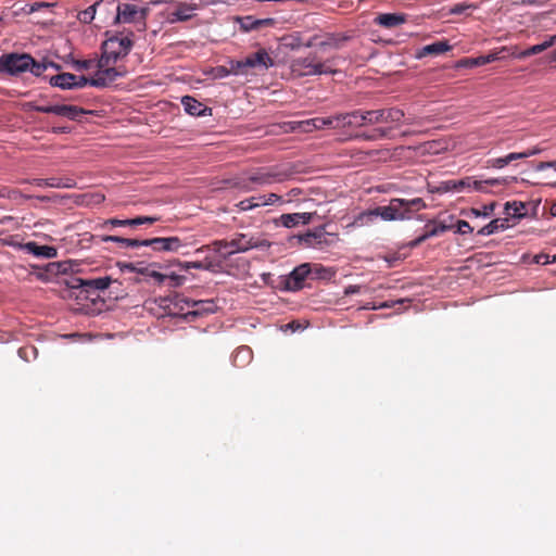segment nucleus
Wrapping results in <instances>:
<instances>
[{
	"label": "nucleus",
	"mask_w": 556,
	"mask_h": 556,
	"mask_svg": "<svg viewBox=\"0 0 556 556\" xmlns=\"http://www.w3.org/2000/svg\"><path fill=\"white\" fill-rule=\"evenodd\" d=\"M311 265L304 263L295 267L286 279V288L291 291H296L303 288L304 280L311 274Z\"/></svg>",
	"instance_id": "15"
},
{
	"label": "nucleus",
	"mask_w": 556,
	"mask_h": 556,
	"mask_svg": "<svg viewBox=\"0 0 556 556\" xmlns=\"http://www.w3.org/2000/svg\"><path fill=\"white\" fill-rule=\"evenodd\" d=\"M121 269L122 270L132 271V273H139V274H142V275H146L148 273V267H140V266H138L136 264H132V263L121 264Z\"/></svg>",
	"instance_id": "43"
},
{
	"label": "nucleus",
	"mask_w": 556,
	"mask_h": 556,
	"mask_svg": "<svg viewBox=\"0 0 556 556\" xmlns=\"http://www.w3.org/2000/svg\"><path fill=\"white\" fill-rule=\"evenodd\" d=\"M24 182L33 184L40 188H48L47 187V179L46 178H34V179H26Z\"/></svg>",
	"instance_id": "57"
},
{
	"label": "nucleus",
	"mask_w": 556,
	"mask_h": 556,
	"mask_svg": "<svg viewBox=\"0 0 556 556\" xmlns=\"http://www.w3.org/2000/svg\"><path fill=\"white\" fill-rule=\"evenodd\" d=\"M139 220H137V217L129 218V219H117V218H111L105 220L104 225H112V226H139Z\"/></svg>",
	"instance_id": "38"
},
{
	"label": "nucleus",
	"mask_w": 556,
	"mask_h": 556,
	"mask_svg": "<svg viewBox=\"0 0 556 556\" xmlns=\"http://www.w3.org/2000/svg\"><path fill=\"white\" fill-rule=\"evenodd\" d=\"M459 67H475V66H481L480 64V56L477 58H470V59H463L458 62Z\"/></svg>",
	"instance_id": "48"
},
{
	"label": "nucleus",
	"mask_w": 556,
	"mask_h": 556,
	"mask_svg": "<svg viewBox=\"0 0 556 556\" xmlns=\"http://www.w3.org/2000/svg\"><path fill=\"white\" fill-rule=\"evenodd\" d=\"M506 180L504 178H491L485 180H477L472 177H466L460 180H447L443 182L442 190L443 191H464V190H475V191H485L484 186H496L503 185Z\"/></svg>",
	"instance_id": "7"
},
{
	"label": "nucleus",
	"mask_w": 556,
	"mask_h": 556,
	"mask_svg": "<svg viewBox=\"0 0 556 556\" xmlns=\"http://www.w3.org/2000/svg\"><path fill=\"white\" fill-rule=\"evenodd\" d=\"M229 75H232L231 72H229V67L219 66L216 68V77L225 78Z\"/></svg>",
	"instance_id": "61"
},
{
	"label": "nucleus",
	"mask_w": 556,
	"mask_h": 556,
	"mask_svg": "<svg viewBox=\"0 0 556 556\" xmlns=\"http://www.w3.org/2000/svg\"><path fill=\"white\" fill-rule=\"evenodd\" d=\"M470 8H471V5H469V4L458 3V4L453 5L450 9V13L451 14H463L465 11H467Z\"/></svg>",
	"instance_id": "55"
},
{
	"label": "nucleus",
	"mask_w": 556,
	"mask_h": 556,
	"mask_svg": "<svg viewBox=\"0 0 556 556\" xmlns=\"http://www.w3.org/2000/svg\"><path fill=\"white\" fill-rule=\"evenodd\" d=\"M522 160V155L519 154V152H513L505 156L490 159L488 161V167L492 168H503L507 165H509L511 162Z\"/></svg>",
	"instance_id": "28"
},
{
	"label": "nucleus",
	"mask_w": 556,
	"mask_h": 556,
	"mask_svg": "<svg viewBox=\"0 0 556 556\" xmlns=\"http://www.w3.org/2000/svg\"><path fill=\"white\" fill-rule=\"evenodd\" d=\"M244 59L249 72L250 70L265 71L274 66V60L264 48H261L256 52L247 55Z\"/></svg>",
	"instance_id": "14"
},
{
	"label": "nucleus",
	"mask_w": 556,
	"mask_h": 556,
	"mask_svg": "<svg viewBox=\"0 0 556 556\" xmlns=\"http://www.w3.org/2000/svg\"><path fill=\"white\" fill-rule=\"evenodd\" d=\"M317 127L319 129L342 127L339 114L329 117H318Z\"/></svg>",
	"instance_id": "33"
},
{
	"label": "nucleus",
	"mask_w": 556,
	"mask_h": 556,
	"mask_svg": "<svg viewBox=\"0 0 556 556\" xmlns=\"http://www.w3.org/2000/svg\"><path fill=\"white\" fill-rule=\"evenodd\" d=\"M254 23H256V29H257V28H261L263 26L274 25L275 24V20L274 18H262V20H255Z\"/></svg>",
	"instance_id": "62"
},
{
	"label": "nucleus",
	"mask_w": 556,
	"mask_h": 556,
	"mask_svg": "<svg viewBox=\"0 0 556 556\" xmlns=\"http://www.w3.org/2000/svg\"><path fill=\"white\" fill-rule=\"evenodd\" d=\"M28 71L35 76H41L47 71L46 61L38 63L33 59V64L28 67Z\"/></svg>",
	"instance_id": "39"
},
{
	"label": "nucleus",
	"mask_w": 556,
	"mask_h": 556,
	"mask_svg": "<svg viewBox=\"0 0 556 556\" xmlns=\"http://www.w3.org/2000/svg\"><path fill=\"white\" fill-rule=\"evenodd\" d=\"M181 104L184 105L185 111L192 116H205L207 113L211 115V109L195 100L190 96H185L181 98Z\"/></svg>",
	"instance_id": "18"
},
{
	"label": "nucleus",
	"mask_w": 556,
	"mask_h": 556,
	"mask_svg": "<svg viewBox=\"0 0 556 556\" xmlns=\"http://www.w3.org/2000/svg\"><path fill=\"white\" fill-rule=\"evenodd\" d=\"M112 282L111 277H100L96 279L75 278L72 288H91L96 290H105Z\"/></svg>",
	"instance_id": "20"
},
{
	"label": "nucleus",
	"mask_w": 556,
	"mask_h": 556,
	"mask_svg": "<svg viewBox=\"0 0 556 556\" xmlns=\"http://www.w3.org/2000/svg\"><path fill=\"white\" fill-rule=\"evenodd\" d=\"M35 111L41 112V113L53 114V105H38V106H35Z\"/></svg>",
	"instance_id": "64"
},
{
	"label": "nucleus",
	"mask_w": 556,
	"mask_h": 556,
	"mask_svg": "<svg viewBox=\"0 0 556 556\" xmlns=\"http://www.w3.org/2000/svg\"><path fill=\"white\" fill-rule=\"evenodd\" d=\"M53 114L58 116L65 117L66 114V104H56L53 105Z\"/></svg>",
	"instance_id": "60"
},
{
	"label": "nucleus",
	"mask_w": 556,
	"mask_h": 556,
	"mask_svg": "<svg viewBox=\"0 0 556 556\" xmlns=\"http://www.w3.org/2000/svg\"><path fill=\"white\" fill-rule=\"evenodd\" d=\"M238 21L240 23L241 28L244 31L256 29V23H254L255 18H253L252 16L240 17Z\"/></svg>",
	"instance_id": "40"
},
{
	"label": "nucleus",
	"mask_w": 556,
	"mask_h": 556,
	"mask_svg": "<svg viewBox=\"0 0 556 556\" xmlns=\"http://www.w3.org/2000/svg\"><path fill=\"white\" fill-rule=\"evenodd\" d=\"M330 60L320 61L315 54L296 58L291 63V71L298 76H313L323 74H334Z\"/></svg>",
	"instance_id": "3"
},
{
	"label": "nucleus",
	"mask_w": 556,
	"mask_h": 556,
	"mask_svg": "<svg viewBox=\"0 0 556 556\" xmlns=\"http://www.w3.org/2000/svg\"><path fill=\"white\" fill-rule=\"evenodd\" d=\"M132 33L127 35H117L109 38L102 46V56L105 59L117 62L119 59L125 58L131 50L134 41L131 39Z\"/></svg>",
	"instance_id": "5"
},
{
	"label": "nucleus",
	"mask_w": 556,
	"mask_h": 556,
	"mask_svg": "<svg viewBox=\"0 0 556 556\" xmlns=\"http://www.w3.org/2000/svg\"><path fill=\"white\" fill-rule=\"evenodd\" d=\"M146 275L153 278L160 285L163 283L165 280H167V275H164V274L155 271V270L148 269V273Z\"/></svg>",
	"instance_id": "53"
},
{
	"label": "nucleus",
	"mask_w": 556,
	"mask_h": 556,
	"mask_svg": "<svg viewBox=\"0 0 556 556\" xmlns=\"http://www.w3.org/2000/svg\"><path fill=\"white\" fill-rule=\"evenodd\" d=\"M177 265L184 270H189V269L207 270V269H210V265H207L203 262H180V261H178Z\"/></svg>",
	"instance_id": "37"
},
{
	"label": "nucleus",
	"mask_w": 556,
	"mask_h": 556,
	"mask_svg": "<svg viewBox=\"0 0 556 556\" xmlns=\"http://www.w3.org/2000/svg\"><path fill=\"white\" fill-rule=\"evenodd\" d=\"M547 168H553V169H555V172H556V161H552V162H540V163L536 165V170H544V169H547Z\"/></svg>",
	"instance_id": "58"
},
{
	"label": "nucleus",
	"mask_w": 556,
	"mask_h": 556,
	"mask_svg": "<svg viewBox=\"0 0 556 556\" xmlns=\"http://www.w3.org/2000/svg\"><path fill=\"white\" fill-rule=\"evenodd\" d=\"M375 110H356L350 113L339 114L342 127H363L365 125H376Z\"/></svg>",
	"instance_id": "10"
},
{
	"label": "nucleus",
	"mask_w": 556,
	"mask_h": 556,
	"mask_svg": "<svg viewBox=\"0 0 556 556\" xmlns=\"http://www.w3.org/2000/svg\"><path fill=\"white\" fill-rule=\"evenodd\" d=\"M300 240L307 247L318 248L326 243V232L323 228L303 235Z\"/></svg>",
	"instance_id": "24"
},
{
	"label": "nucleus",
	"mask_w": 556,
	"mask_h": 556,
	"mask_svg": "<svg viewBox=\"0 0 556 556\" xmlns=\"http://www.w3.org/2000/svg\"><path fill=\"white\" fill-rule=\"evenodd\" d=\"M198 10L197 4L179 3L170 13V22H185L193 16V12Z\"/></svg>",
	"instance_id": "23"
},
{
	"label": "nucleus",
	"mask_w": 556,
	"mask_h": 556,
	"mask_svg": "<svg viewBox=\"0 0 556 556\" xmlns=\"http://www.w3.org/2000/svg\"><path fill=\"white\" fill-rule=\"evenodd\" d=\"M404 300H399V301H386V302H382L381 304L379 305H365L364 308L365 309H380V308H391L393 307L395 304H400V303H403Z\"/></svg>",
	"instance_id": "45"
},
{
	"label": "nucleus",
	"mask_w": 556,
	"mask_h": 556,
	"mask_svg": "<svg viewBox=\"0 0 556 556\" xmlns=\"http://www.w3.org/2000/svg\"><path fill=\"white\" fill-rule=\"evenodd\" d=\"M374 117L376 121V125L386 124L387 126H393L394 129H396L401 123H405L408 125L418 124V122L415 119H404V112L395 108L375 110Z\"/></svg>",
	"instance_id": "9"
},
{
	"label": "nucleus",
	"mask_w": 556,
	"mask_h": 556,
	"mask_svg": "<svg viewBox=\"0 0 556 556\" xmlns=\"http://www.w3.org/2000/svg\"><path fill=\"white\" fill-rule=\"evenodd\" d=\"M448 228H450L448 226H446L444 224H440L437 227L432 228L430 231H428L427 236H429V238L438 236L442 232H445Z\"/></svg>",
	"instance_id": "56"
},
{
	"label": "nucleus",
	"mask_w": 556,
	"mask_h": 556,
	"mask_svg": "<svg viewBox=\"0 0 556 556\" xmlns=\"http://www.w3.org/2000/svg\"><path fill=\"white\" fill-rule=\"evenodd\" d=\"M534 262L536 264H549V255L547 254H538L534 256Z\"/></svg>",
	"instance_id": "63"
},
{
	"label": "nucleus",
	"mask_w": 556,
	"mask_h": 556,
	"mask_svg": "<svg viewBox=\"0 0 556 556\" xmlns=\"http://www.w3.org/2000/svg\"><path fill=\"white\" fill-rule=\"evenodd\" d=\"M509 219L508 218H495L491 220L488 225L482 227L478 233L481 236H490L498 231H503L509 228Z\"/></svg>",
	"instance_id": "25"
},
{
	"label": "nucleus",
	"mask_w": 556,
	"mask_h": 556,
	"mask_svg": "<svg viewBox=\"0 0 556 556\" xmlns=\"http://www.w3.org/2000/svg\"><path fill=\"white\" fill-rule=\"evenodd\" d=\"M451 50V46L447 41H435L433 43L427 45L420 49L417 53V58H422L429 54L439 55L446 51Z\"/></svg>",
	"instance_id": "26"
},
{
	"label": "nucleus",
	"mask_w": 556,
	"mask_h": 556,
	"mask_svg": "<svg viewBox=\"0 0 556 556\" xmlns=\"http://www.w3.org/2000/svg\"><path fill=\"white\" fill-rule=\"evenodd\" d=\"M83 114H85V111L81 108L76 105H66L65 117L75 121Z\"/></svg>",
	"instance_id": "41"
},
{
	"label": "nucleus",
	"mask_w": 556,
	"mask_h": 556,
	"mask_svg": "<svg viewBox=\"0 0 556 556\" xmlns=\"http://www.w3.org/2000/svg\"><path fill=\"white\" fill-rule=\"evenodd\" d=\"M228 65H229V72H231L232 75H248L249 74L244 58L241 60H230L228 62Z\"/></svg>",
	"instance_id": "34"
},
{
	"label": "nucleus",
	"mask_w": 556,
	"mask_h": 556,
	"mask_svg": "<svg viewBox=\"0 0 556 556\" xmlns=\"http://www.w3.org/2000/svg\"><path fill=\"white\" fill-rule=\"evenodd\" d=\"M262 198L261 195L257 197H251L249 199H244L240 201L236 206L239 208V211H250L256 207H261L262 205Z\"/></svg>",
	"instance_id": "32"
},
{
	"label": "nucleus",
	"mask_w": 556,
	"mask_h": 556,
	"mask_svg": "<svg viewBox=\"0 0 556 556\" xmlns=\"http://www.w3.org/2000/svg\"><path fill=\"white\" fill-rule=\"evenodd\" d=\"M494 206H495V203H491L489 205H484L483 208H481V211L477 210V208H472V214L477 217L478 216H483V217L490 216L494 210Z\"/></svg>",
	"instance_id": "47"
},
{
	"label": "nucleus",
	"mask_w": 556,
	"mask_h": 556,
	"mask_svg": "<svg viewBox=\"0 0 556 556\" xmlns=\"http://www.w3.org/2000/svg\"><path fill=\"white\" fill-rule=\"evenodd\" d=\"M180 301L184 302L188 307H191L192 311L190 313L195 316L214 313L217 308L213 300L194 301L184 298Z\"/></svg>",
	"instance_id": "17"
},
{
	"label": "nucleus",
	"mask_w": 556,
	"mask_h": 556,
	"mask_svg": "<svg viewBox=\"0 0 556 556\" xmlns=\"http://www.w3.org/2000/svg\"><path fill=\"white\" fill-rule=\"evenodd\" d=\"M186 244L179 237H157L148 239V247L157 252H178Z\"/></svg>",
	"instance_id": "13"
},
{
	"label": "nucleus",
	"mask_w": 556,
	"mask_h": 556,
	"mask_svg": "<svg viewBox=\"0 0 556 556\" xmlns=\"http://www.w3.org/2000/svg\"><path fill=\"white\" fill-rule=\"evenodd\" d=\"M103 7V0L96 2L94 4L88 7L86 10L78 13V20L81 23L89 24L93 21L96 11L98 8Z\"/></svg>",
	"instance_id": "31"
},
{
	"label": "nucleus",
	"mask_w": 556,
	"mask_h": 556,
	"mask_svg": "<svg viewBox=\"0 0 556 556\" xmlns=\"http://www.w3.org/2000/svg\"><path fill=\"white\" fill-rule=\"evenodd\" d=\"M49 83L53 87H58L63 90L84 88L88 85L87 77L77 76L71 73H61L52 76Z\"/></svg>",
	"instance_id": "11"
},
{
	"label": "nucleus",
	"mask_w": 556,
	"mask_h": 556,
	"mask_svg": "<svg viewBox=\"0 0 556 556\" xmlns=\"http://www.w3.org/2000/svg\"><path fill=\"white\" fill-rule=\"evenodd\" d=\"M167 279L170 281V286L172 287H179L186 280L185 276L177 275V274H174V273L170 274V275H167Z\"/></svg>",
	"instance_id": "51"
},
{
	"label": "nucleus",
	"mask_w": 556,
	"mask_h": 556,
	"mask_svg": "<svg viewBox=\"0 0 556 556\" xmlns=\"http://www.w3.org/2000/svg\"><path fill=\"white\" fill-rule=\"evenodd\" d=\"M160 218L159 217H153V216H138L137 217V220H139V225H143V224H154L159 220Z\"/></svg>",
	"instance_id": "59"
},
{
	"label": "nucleus",
	"mask_w": 556,
	"mask_h": 556,
	"mask_svg": "<svg viewBox=\"0 0 556 556\" xmlns=\"http://www.w3.org/2000/svg\"><path fill=\"white\" fill-rule=\"evenodd\" d=\"M403 205L427 207V204L421 198H414L409 200L394 198L390 200L388 205L376 207L377 216L381 217L386 222L406 220L407 216L400 213V208H402Z\"/></svg>",
	"instance_id": "4"
},
{
	"label": "nucleus",
	"mask_w": 556,
	"mask_h": 556,
	"mask_svg": "<svg viewBox=\"0 0 556 556\" xmlns=\"http://www.w3.org/2000/svg\"><path fill=\"white\" fill-rule=\"evenodd\" d=\"M116 62L100 56L96 63L97 72L91 78H87L88 85L97 88H105L117 78L125 76L126 71L122 66H114Z\"/></svg>",
	"instance_id": "2"
},
{
	"label": "nucleus",
	"mask_w": 556,
	"mask_h": 556,
	"mask_svg": "<svg viewBox=\"0 0 556 556\" xmlns=\"http://www.w3.org/2000/svg\"><path fill=\"white\" fill-rule=\"evenodd\" d=\"M315 215H316V213H311V212L282 214L279 217V222L283 227L292 228L298 225L309 224Z\"/></svg>",
	"instance_id": "16"
},
{
	"label": "nucleus",
	"mask_w": 556,
	"mask_h": 556,
	"mask_svg": "<svg viewBox=\"0 0 556 556\" xmlns=\"http://www.w3.org/2000/svg\"><path fill=\"white\" fill-rule=\"evenodd\" d=\"M11 245L39 258H54L58 256V250L54 247L39 245L35 241H29L26 243H12Z\"/></svg>",
	"instance_id": "12"
},
{
	"label": "nucleus",
	"mask_w": 556,
	"mask_h": 556,
	"mask_svg": "<svg viewBox=\"0 0 556 556\" xmlns=\"http://www.w3.org/2000/svg\"><path fill=\"white\" fill-rule=\"evenodd\" d=\"M0 195L7 197V198L12 199V200H17L20 198L30 199V197L23 194L18 190H3V191L0 192Z\"/></svg>",
	"instance_id": "46"
},
{
	"label": "nucleus",
	"mask_w": 556,
	"mask_h": 556,
	"mask_svg": "<svg viewBox=\"0 0 556 556\" xmlns=\"http://www.w3.org/2000/svg\"><path fill=\"white\" fill-rule=\"evenodd\" d=\"M543 51L544 50H543L542 46L539 43V45H534V46H532L526 50H522V51H518L517 48H515L514 51L511 52V56L522 60L530 55L539 54Z\"/></svg>",
	"instance_id": "35"
},
{
	"label": "nucleus",
	"mask_w": 556,
	"mask_h": 556,
	"mask_svg": "<svg viewBox=\"0 0 556 556\" xmlns=\"http://www.w3.org/2000/svg\"><path fill=\"white\" fill-rule=\"evenodd\" d=\"M505 50L506 49L504 48V49H502L498 52H493V53H490V54H486V55H480V64L481 65H485L488 63H491V62H494V61L503 59L504 56H501L500 54L502 52H504Z\"/></svg>",
	"instance_id": "42"
},
{
	"label": "nucleus",
	"mask_w": 556,
	"mask_h": 556,
	"mask_svg": "<svg viewBox=\"0 0 556 556\" xmlns=\"http://www.w3.org/2000/svg\"><path fill=\"white\" fill-rule=\"evenodd\" d=\"M33 64V56L27 53H10L0 56V72L18 75L27 72Z\"/></svg>",
	"instance_id": "8"
},
{
	"label": "nucleus",
	"mask_w": 556,
	"mask_h": 556,
	"mask_svg": "<svg viewBox=\"0 0 556 556\" xmlns=\"http://www.w3.org/2000/svg\"><path fill=\"white\" fill-rule=\"evenodd\" d=\"M318 117L301 121V122H289L285 123L281 127L285 128V132L300 130L302 132H311L319 129L317 127Z\"/></svg>",
	"instance_id": "22"
},
{
	"label": "nucleus",
	"mask_w": 556,
	"mask_h": 556,
	"mask_svg": "<svg viewBox=\"0 0 556 556\" xmlns=\"http://www.w3.org/2000/svg\"><path fill=\"white\" fill-rule=\"evenodd\" d=\"M376 207L372 210L361 212L357 216H355L353 225L356 227L368 226L372 224L377 219Z\"/></svg>",
	"instance_id": "30"
},
{
	"label": "nucleus",
	"mask_w": 556,
	"mask_h": 556,
	"mask_svg": "<svg viewBox=\"0 0 556 556\" xmlns=\"http://www.w3.org/2000/svg\"><path fill=\"white\" fill-rule=\"evenodd\" d=\"M103 242H117L124 248H139V247H148V239L146 240H137V239H127L118 236H103L101 238Z\"/></svg>",
	"instance_id": "27"
},
{
	"label": "nucleus",
	"mask_w": 556,
	"mask_h": 556,
	"mask_svg": "<svg viewBox=\"0 0 556 556\" xmlns=\"http://www.w3.org/2000/svg\"><path fill=\"white\" fill-rule=\"evenodd\" d=\"M407 17L402 13H382L376 16L375 23L384 28L391 29L401 26Z\"/></svg>",
	"instance_id": "19"
},
{
	"label": "nucleus",
	"mask_w": 556,
	"mask_h": 556,
	"mask_svg": "<svg viewBox=\"0 0 556 556\" xmlns=\"http://www.w3.org/2000/svg\"><path fill=\"white\" fill-rule=\"evenodd\" d=\"M457 232L458 233H462V235H466V233H470L472 232V227L470 226V224L466 220H457Z\"/></svg>",
	"instance_id": "50"
},
{
	"label": "nucleus",
	"mask_w": 556,
	"mask_h": 556,
	"mask_svg": "<svg viewBox=\"0 0 556 556\" xmlns=\"http://www.w3.org/2000/svg\"><path fill=\"white\" fill-rule=\"evenodd\" d=\"M96 63L97 62H94L92 60H81V61H77L75 63V65H76L77 70H90L93 66H96Z\"/></svg>",
	"instance_id": "54"
},
{
	"label": "nucleus",
	"mask_w": 556,
	"mask_h": 556,
	"mask_svg": "<svg viewBox=\"0 0 556 556\" xmlns=\"http://www.w3.org/2000/svg\"><path fill=\"white\" fill-rule=\"evenodd\" d=\"M262 198V205L263 206H266V205H273L275 203H278V202H281V197L276 194V193H268V194H264V195H261Z\"/></svg>",
	"instance_id": "44"
},
{
	"label": "nucleus",
	"mask_w": 556,
	"mask_h": 556,
	"mask_svg": "<svg viewBox=\"0 0 556 556\" xmlns=\"http://www.w3.org/2000/svg\"><path fill=\"white\" fill-rule=\"evenodd\" d=\"M48 188H72L73 181L71 179L63 178H46Z\"/></svg>",
	"instance_id": "36"
},
{
	"label": "nucleus",
	"mask_w": 556,
	"mask_h": 556,
	"mask_svg": "<svg viewBox=\"0 0 556 556\" xmlns=\"http://www.w3.org/2000/svg\"><path fill=\"white\" fill-rule=\"evenodd\" d=\"M393 126H381L372 129L369 132H363L357 135V138H362L364 140L375 141L380 139H393L395 136L393 134Z\"/></svg>",
	"instance_id": "21"
},
{
	"label": "nucleus",
	"mask_w": 556,
	"mask_h": 556,
	"mask_svg": "<svg viewBox=\"0 0 556 556\" xmlns=\"http://www.w3.org/2000/svg\"><path fill=\"white\" fill-rule=\"evenodd\" d=\"M505 214L508 217L520 219L526 216V205L518 201L507 202L505 204Z\"/></svg>",
	"instance_id": "29"
},
{
	"label": "nucleus",
	"mask_w": 556,
	"mask_h": 556,
	"mask_svg": "<svg viewBox=\"0 0 556 556\" xmlns=\"http://www.w3.org/2000/svg\"><path fill=\"white\" fill-rule=\"evenodd\" d=\"M269 241L261 237L250 236L248 233H237L231 240H216L212 243V248L224 258L235 254L243 253L251 249L268 248Z\"/></svg>",
	"instance_id": "1"
},
{
	"label": "nucleus",
	"mask_w": 556,
	"mask_h": 556,
	"mask_svg": "<svg viewBox=\"0 0 556 556\" xmlns=\"http://www.w3.org/2000/svg\"><path fill=\"white\" fill-rule=\"evenodd\" d=\"M147 10L136 4L121 2L116 5V15L114 23L116 24H137L139 30L146 28Z\"/></svg>",
	"instance_id": "6"
},
{
	"label": "nucleus",
	"mask_w": 556,
	"mask_h": 556,
	"mask_svg": "<svg viewBox=\"0 0 556 556\" xmlns=\"http://www.w3.org/2000/svg\"><path fill=\"white\" fill-rule=\"evenodd\" d=\"M239 357H242L244 361H249L251 357L250 349L247 346H242V348L238 349L233 356V362L237 363Z\"/></svg>",
	"instance_id": "49"
},
{
	"label": "nucleus",
	"mask_w": 556,
	"mask_h": 556,
	"mask_svg": "<svg viewBox=\"0 0 556 556\" xmlns=\"http://www.w3.org/2000/svg\"><path fill=\"white\" fill-rule=\"evenodd\" d=\"M425 207L403 205V207L400 208V213L403 214V215H406L407 216L406 219H410L414 212H418V211H421Z\"/></svg>",
	"instance_id": "52"
}]
</instances>
